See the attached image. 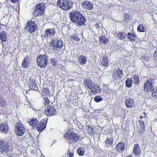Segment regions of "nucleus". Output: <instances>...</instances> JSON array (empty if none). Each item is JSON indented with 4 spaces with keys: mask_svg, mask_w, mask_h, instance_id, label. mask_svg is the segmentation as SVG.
I'll return each instance as SVG.
<instances>
[{
    "mask_svg": "<svg viewBox=\"0 0 157 157\" xmlns=\"http://www.w3.org/2000/svg\"><path fill=\"white\" fill-rule=\"evenodd\" d=\"M2 4H0V8H1L2 7V6H1Z\"/></svg>",
    "mask_w": 157,
    "mask_h": 157,
    "instance_id": "obj_54",
    "label": "nucleus"
},
{
    "mask_svg": "<svg viewBox=\"0 0 157 157\" xmlns=\"http://www.w3.org/2000/svg\"><path fill=\"white\" fill-rule=\"evenodd\" d=\"M154 54H155V56L156 55V56H157V53H156V52H155V53Z\"/></svg>",
    "mask_w": 157,
    "mask_h": 157,
    "instance_id": "obj_52",
    "label": "nucleus"
},
{
    "mask_svg": "<svg viewBox=\"0 0 157 157\" xmlns=\"http://www.w3.org/2000/svg\"><path fill=\"white\" fill-rule=\"evenodd\" d=\"M29 57L28 55H26L22 62L21 66L22 67L27 68L29 66Z\"/></svg>",
    "mask_w": 157,
    "mask_h": 157,
    "instance_id": "obj_19",
    "label": "nucleus"
},
{
    "mask_svg": "<svg viewBox=\"0 0 157 157\" xmlns=\"http://www.w3.org/2000/svg\"><path fill=\"white\" fill-rule=\"evenodd\" d=\"M89 89L91 92L94 94H96L100 92L99 87L94 83L92 84Z\"/></svg>",
    "mask_w": 157,
    "mask_h": 157,
    "instance_id": "obj_16",
    "label": "nucleus"
},
{
    "mask_svg": "<svg viewBox=\"0 0 157 157\" xmlns=\"http://www.w3.org/2000/svg\"><path fill=\"white\" fill-rule=\"evenodd\" d=\"M99 41L101 44H105L108 42L109 39L105 36H102L99 38Z\"/></svg>",
    "mask_w": 157,
    "mask_h": 157,
    "instance_id": "obj_28",
    "label": "nucleus"
},
{
    "mask_svg": "<svg viewBox=\"0 0 157 157\" xmlns=\"http://www.w3.org/2000/svg\"><path fill=\"white\" fill-rule=\"evenodd\" d=\"M63 45V43L60 39L53 40L50 44V47L52 49L58 50Z\"/></svg>",
    "mask_w": 157,
    "mask_h": 157,
    "instance_id": "obj_5",
    "label": "nucleus"
},
{
    "mask_svg": "<svg viewBox=\"0 0 157 157\" xmlns=\"http://www.w3.org/2000/svg\"><path fill=\"white\" fill-rule=\"evenodd\" d=\"M6 1L8 2L10 1L12 3H15L17 2V0H6Z\"/></svg>",
    "mask_w": 157,
    "mask_h": 157,
    "instance_id": "obj_47",
    "label": "nucleus"
},
{
    "mask_svg": "<svg viewBox=\"0 0 157 157\" xmlns=\"http://www.w3.org/2000/svg\"><path fill=\"white\" fill-rule=\"evenodd\" d=\"M84 84L85 86L88 87L89 89L91 86L92 84H93L92 80L90 78H88L84 81Z\"/></svg>",
    "mask_w": 157,
    "mask_h": 157,
    "instance_id": "obj_27",
    "label": "nucleus"
},
{
    "mask_svg": "<svg viewBox=\"0 0 157 157\" xmlns=\"http://www.w3.org/2000/svg\"><path fill=\"white\" fill-rule=\"evenodd\" d=\"M137 0H130V2H135L136 1H137Z\"/></svg>",
    "mask_w": 157,
    "mask_h": 157,
    "instance_id": "obj_48",
    "label": "nucleus"
},
{
    "mask_svg": "<svg viewBox=\"0 0 157 157\" xmlns=\"http://www.w3.org/2000/svg\"><path fill=\"white\" fill-rule=\"evenodd\" d=\"M144 122L143 121H141L140 122L141 125V124L143 125V127L142 128V131L141 132V133H143V132H144Z\"/></svg>",
    "mask_w": 157,
    "mask_h": 157,
    "instance_id": "obj_46",
    "label": "nucleus"
},
{
    "mask_svg": "<svg viewBox=\"0 0 157 157\" xmlns=\"http://www.w3.org/2000/svg\"><path fill=\"white\" fill-rule=\"evenodd\" d=\"M134 103V101L132 99L130 98L126 99L125 104L126 106L129 108H132L133 106Z\"/></svg>",
    "mask_w": 157,
    "mask_h": 157,
    "instance_id": "obj_24",
    "label": "nucleus"
},
{
    "mask_svg": "<svg viewBox=\"0 0 157 157\" xmlns=\"http://www.w3.org/2000/svg\"><path fill=\"white\" fill-rule=\"evenodd\" d=\"M88 133L89 135H92L94 132V129L92 127L89 126L87 128Z\"/></svg>",
    "mask_w": 157,
    "mask_h": 157,
    "instance_id": "obj_40",
    "label": "nucleus"
},
{
    "mask_svg": "<svg viewBox=\"0 0 157 157\" xmlns=\"http://www.w3.org/2000/svg\"><path fill=\"white\" fill-rule=\"evenodd\" d=\"M71 40L74 43H79L80 39L77 34H74L71 37Z\"/></svg>",
    "mask_w": 157,
    "mask_h": 157,
    "instance_id": "obj_26",
    "label": "nucleus"
},
{
    "mask_svg": "<svg viewBox=\"0 0 157 157\" xmlns=\"http://www.w3.org/2000/svg\"><path fill=\"white\" fill-rule=\"evenodd\" d=\"M82 8L86 10H91L93 8V4L92 2L86 1L81 3Z\"/></svg>",
    "mask_w": 157,
    "mask_h": 157,
    "instance_id": "obj_12",
    "label": "nucleus"
},
{
    "mask_svg": "<svg viewBox=\"0 0 157 157\" xmlns=\"http://www.w3.org/2000/svg\"><path fill=\"white\" fill-rule=\"evenodd\" d=\"M140 152L141 151L139 145L138 144H136L134 146L133 150V153H134L135 156H138L140 155Z\"/></svg>",
    "mask_w": 157,
    "mask_h": 157,
    "instance_id": "obj_18",
    "label": "nucleus"
},
{
    "mask_svg": "<svg viewBox=\"0 0 157 157\" xmlns=\"http://www.w3.org/2000/svg\"><path fill=\"white\" fill-rule=\"evenodd\" d=\"M0 39L3 41H6L7 39V36L5 32L2 31L0 33Z\"/></svg>",
    "mask_w": 157,
    "mask_h": 157,
    "instance_id": "obj_30",
    "label": "nucleus"
},
{
    "mask_svg": "<svg viewBox=\"0 0 157 157\" xmlns=\"http://www.w3.org/2000/svg\"><path fill=\"white\" fill-rule=\"evenodd\" d=\"M132 80L131 78H128L125 81V84L126 87H130L132 86Z\"/></svg>",
    "mask_w": 157,
    "mask_h": 157,
    "instance_id": "obj_35",
    "label": "nucleus"
},
{
    "mask_svg": "<svg viewBox=\"0 0 157 157\" xmlns=\"http://www.w3.org/2000/svg\"><path fill=\"white\" fill-rule=\"evenodd\" d=\"M48 57L45 55H40L37 59V65L41 68L45 67L48 64Z\"/></svg>",
    "mask_w": 157,
    "mask_h": 157,
    "instance_id": "obj_2",
    "label": "nucleus"
},
{
    "mask_svg": "<svg viewBox=\"0 0 157 157\" xmlns=\"http://www.w3.org/2000/svg\"><path fill=\"white\" fill-rule=\"evenodd\" d=\"M2 98H0V103L1 102V101H2Z\"/></svg>",
    "mask_w": 157,
    "mask_h": 157,
    "instance_id": "obj_53",
    "label": "nucleus"
},
{
    "mask_svg": "<svg viewBox=\"0 0 157 157\" xmlns=\"http://www.w3.org/2000/svg\"><path fill=\"white\" fill-rule=\"evenodd\" d=\"M112 75L113 79L116 80L118 79L120 80L123 76V71L119 68L117 69L116 70L113 71Z\"/></svg>",
    "mask_w": 157,
    "mask_h": 157,
    "instance_id": "obj_10",
    "label": "nucleus"
},
{
    "mask_svg": "<svg viewBox=\"0 0 157 157\" xmlns=\"http://www.w3.org/2000/svg\"><path fill=\"white\" fill-rule=\"evenodd\" d=\"M113 143V140L112 135L108 137L105 141V144L112 145Z\"/></svg>",
    "mask_w": 157,
    "mask_h": 157,
    "instance_id": "obj_29",
    "label": "nucleus"
},
{
    "mask_svg": "<svg viewBox=\"0 0 157 157\" xmlns=\"http://www.w3.org/2000/svg\"><path fill=\"white\" fill-rule=\"evenodd\" d=\"M4 144L0 149V151L2 152H7L10 151V144L7 143V142L6 143L5 141H4Z\"/></svg>",
    "mask_w": 157,
    "mask_h": 157,
    "instance_id": "obj_14",
    "label": "nucleus"
},
{
    "mask_svg": "<svg viewBox=\"0 0 157 157\" xmlns=\"http://www.w3.org/2000/svg\"><path fill=\"white\" fill-rule=\"evenodd\" d=\"M42 92L45 95H47L49 94V90L48 88H43Z\"/></svg>",
    "mask_w": 157,
    "mask_h": 157,
    "instance_id": "obj_43",
    "label": "nucleus"
},
{
    "mask_svg": "<svg viewBox=\"0 0 157 157\" xmlns=\"http://www.w3.org/2000/svg\"><path fill=\"white\" fill-rule=\"evenodd\" d=\"M153 80L152 79H150L146 81L144 86V89L145 91L147 92H150L152 90V96L157 99V88L156 89H153Z\"/></svg>",
    "mask_w": 157,
    "mask_h": 157,
    "instance_id": "obj_1",
    "label": "nucleus"
},
{
    "mask_svg": "<svg viewBox=\"0 0 157 157\" xmlns=\"http://www.w3.org/2000/svg\"><path fill=\"white\" fill-rule=\"evenodd\" d=\"M38 122V121L36 118H33L29 121V124L33 127L36 126Z\"/></svg>",
    "mask_w": 157,
    "mask_h": 157,
    "instance_id": "obj_31",
    "label": "nucleus"
},
{
    "mask_svg": "<svg viewBox=\"0 0 157 157\" xmlns=\"http://www.w3.org/2000/svg\"><path fill=\"white\" fill-rule=\"evenodd\" d=\"M2 101L0 103V106L2 107H4L6 106V101H5L3 98L2 99Z\"/></svg>",
    "mask_w": 157,
    "mask_h": 157,
    "instance_id": "obj_45",
    "label": "nucleus"
},
{
    "mask_svg": "<svg viewBox=\"0 0 157 157\" xmlns=\"http://www.w3.org/2000/svg\"><path fill=\"white\" fill-rule=\"evenodd\" d=\"M74 150V149H69L67 152V155L68 157H72L73 156Z\"/></svg>",
    "mask_w": 157,
    "mask_h": 157,
    "instance_id": "obj_41",
    "label": "nucleus"
},
{
    "mask_svg": "<svg viewBox=\"0 0 157 157\" xmlns=\"http://www.w3.org/2000/svg\"><path fill=\"white\" fill-rule=\"evenodd\" d=\"M102 100V97L99 96H97L95 97L94 100L96 102H98Z\"/></svg>",
    "mask_w": 157,
    "mask_h": 157,
    "instance_id": "obj_42",
    "label": "nucleus"
},
{
    "mask_svg": "<svg viewBox=\"0 0 157 157\" xmlns=\"http://www.w3.org/2000/svg\"><path fill=\"white\" fill-rule=\"evenodd\" d=\"M44 104L45 106H48L49 105H50L51 103L49 101V100L47 98L45 97L44 98Z\"/></svg>",
    "mask_w": 157,
    "mask_h": 157,
    "instance_id": "obj_44",
    "label": "nucleus"
},
{
    "mask_svg": "<svg viewBox=\"0 0 157 157\" xmlns=\"http://www.w3.org/2000/svg\"><path fill=\"white\" fill-rule=\"evenodd\" d=\"M29 85L32 90H37L38 89L35 81L33 79H30Z\"/></svg>",
    "mask_w": 157,
    "mask_h": 157,
    "instance_id": "obj_22",
    "label": "nucleus"
},
{
    "mask_svg": "<svg viewBox=\"0 0 157 157\" xmlns=\"http://www.w3.org/2000/svg\"><path fill=\"white\" fill-rule=\"evenodd\" d=\"M102 26L101 23L100 22H97L96 24L94 25L95 27L98 30H100L101 27Z\"/></svg>",
    "mask_w": 157,
    "mask_h": 157,
    "instance_id": "obj_39",
    "label": "nucleus"
},
{
    "mask_svg": "<svg viewBox=\"0 0 157 157\" xmlns=\"http://www.w3.org/2000/svg\"><path fill=\"white\" fill-rule=\"evenodd\" d=\"M77 152L79 155L82 156L85 153V150L83 147H79L78 149Z\"/></svg>",
    "mask_w": 157,
    "mask_h": 157,
    "instance_id": "obj_33",
    "label": "nucleus"
},
{
    "mask_svg": "<svg viewBox=\"0 0 157 157\" xmlns=\"http://www.w3.org/2000/svg\"><path fill=\"white\" fill-rule=\"evenodd\" d=\"M133 82L135 84H137L140 82L138 76L134 75L133 78Z\"/></svg>",
    "mask_w": 157,
    "mask_h": 157,
    "instance_id": "obj_37",
    "label": "nucleus"
},
{
    "mask_svg": "<svg viewBox=\"0 0 157 157\" xmlns=\"http://www.w3.org/2000/svg\"><path fill=\"white\" fill-rule=\"evenodd\" d=\"M9 130V127L6 123H3L0 125V130L1 132L6 133Z\"/></svg>",
    "mask_w": 157,
    "mask_h": 157,
    "instance_id": "obj_20",
    "label": "nucleus"
},
{
    "mask_svg": "<svg viewBox=\"0 0 157 157\" xmlns=\"http://www.w3.org/2000/svg\"><path fill=\"white\" fill-rule=\"evenodd\" d=\"M57 5L63 10H68L71 8V3L70 0H58Z\"/></svg>",
    "mask_w": 157,
    "mask_h": 157,
    "instance_id": "obj_3",
    "label": "nucleus"
},
{
    "mask_svg": "<svg viewBox=\"0 0 157 157\" xmlns=\"http://www.w3.org/2000/svg\"><path fill=\"white\" fill-rule=\"evenodd\" d=\"M137 30L139 32H144L145 31L146 29L142 25L140 24L138 26Z\"/></svg>",
    "mask_w": 157,
    "mask_h": 157,
    "instance_id": "obj_36",
    "label": "nucleus"
},
{
    "mask_svg": "<svg viewBox=\"0 0 157 157\" xmlns=\"http://www.w3.org/2000/svg\"><path fill=\"white\" fill-rule=\"evenodd\" d=\"M127 36L129 40L132 42L135 41L137 38L136 35L134 33H128Z\"/></svg>",
    "mask_w": 157,
    "mask_h": 157,
    "instance_id": "obj_25",
    "label": "nucleus"
},
{
    "mask_svg": "<svg viewBox=\"0 0 157 157\" xmlns=\"http://www.w3.org/2000/svg\"><path fill=\"white\" fill-rule=\"evenodd\" d=\"M82 14L79 11H73L70 14V17L71 21L75 23Z\"/></svg>",
    "mask_w": 157,
    "mask_h": 157,
    "instance_id": "obj_11",
    "label": "nucleus"
},
{
    "mask_svg": "<svg viewBox=\"0 0 157 157\" xmlns=\"http://www.w3.org/2000/svg\"><path fill=\"white\" fill-rule=\"evenodd\" d=\"M101 63L104 66H107L108 63V60L107 59V57L104 56H103Z\"/></svg>",
    "mask_w": 157,
    "mask_h": 157,
    "instance_id": "obj_34",
    "label": "nucleus"
},
{
    "mask_svg": "<svg viewBox=\"0 0 157 157\" xmlns=\"http://www.w3.org/2000/svg\"><path fill=\"white\" fill-rule=\"evenodd\" d=\"M37 25L36 23L34 21H30L25 27V30H27L30 33L35 32L37 29Z\"/></svg>",
    "mask_w": 157,
    "mask_h": 157,
    "instance_id": "obj_7",
    "label": "nucleus"
},
{
    "mask_svg": "<svg viewBox=\"0 0 157 157\" xmlns=\"http://www.w3.org/2000/svg\"><path fill=\"white\" fill-rule=\"evenodd\" d=\"M50 63L52 65L55 66L58 64V61L56 58H52L50 59Z\"/></svg>",
    "mask_w": 157,
    "mask_h": 157,
    "instance_id": "obj_38",
    "label": "nucleus"
},
{
    "mask_svg": "<svg viewBox=\"0 0 157 157\" xmlns=\"http://www.w3.org/2000/svg\"><path fill=\"white\" fill-rule=\"evenodd\" d=\"M117 37L121 40H124L127 36L124 33H120L117 34Z\"/></svg>",
    "mask_w": 157,
    "mask_h": 157,
    "instance_id": "obj_32",
    "label": "nucleus"
},
{
    "mask_svg": "<svg viewBox=\"0 0 157 157\" xmlns=\"http://www.w3.org/2000/svg\"><path fill=\"white\" fill-rule=\"evenodd\" d=\"M65 138L71 142H75L79 140V137L71 130H68L64 136Z\"/></svg>",
    "mask_w": 157,
    "mask_h": 157,
    "instance_id": "obj_4",
    "label": "nucleus"
},
{
    "mask_svg": "<svg viewBox=\"0 0 157 157\" xmlns=\"http://www.w3.org/2000/svg\"><path fill=\"white\" fill-rule=\"evenodd\" d=\"M144 117H145L146 116V114L145 113H144Z\"/></svg>",
    "mask_w": 157,
    "mask_h": 157,
    "instance_id": "obj_51",
    "label": "nucleus"
},
{
    "mask_svg": "<svg viewBox=\"0 0 157 157\" xmlns=\"http://www.w3.org/2000/svg\"><path fill=\"white\" fill-rule=\"evenodd\" d=\"M125 143L121 142L118 143L116 146V149L119 152H122L124 150Z\"/></svg>",
    "mask_w": 157,
    "mask_h": 157,
    "instance_id": "obj_21",
    "label": "nucleus"
},
{
    "mask_svg": "<svg viewBox=\"0 0 157 157\" xmlns=\"http://www.w3.org/2000/svg\"><path fill=\"white\" fill-rule=\"evenodd\" d=\"M126 157H133L131 155H129L126 156Z\"/></svg>",
    "mask_w": 157,
    "mask_h": 157,
    "instance_id": "obj_49",
    "label": "nucleus"
},
{
    "mask_svg": "<svg viewBox=\"0 0 157 157\" xmlns=\"http://www.w3.org/2000/svg\"><path fill=\"white\" fill-rule=\"evenodd\" d=\"M56 31L54 28H49L46 29L44 32L43 36L47 39H49L54 36Z\"/></svg>",
    "mask_w": 157,
    "mask_h": 157,
    "instance_id": "obj_9",
    "label": "nucleus"
},
{
    "mask_svg": "<svg viewBox=\"0 0 157 157\" xmlns=\"http://www.w3.org/2000/svg\"><path fill=\"white\" fill-rule=\"evenodd\" d=\"M15 128L17 135L19 136H22L25 132V129L23 125L19 122H17L16 124Z\"/></svg>",
    "mask_w": 157,
    "mask_h": 157,
    "instance_id": "obj_8",
    "label": "nucleus"
},
{
    "mask_svg": "<svg viewBox=\"0 0 157 157\" xmlns=\"http://www.w3.org/2000/svg\"><path fill=\"white\" fill-rule=\"evenodd\" d=\"M143 117L142 116H140V119H141L143 118Z\"/></svg>",
    "mask_w": 157,
    "mask_h": 157,
    "instance_id": "obj_50",
    "label": "nucleus"
},
{
    "mask_svg": "<svg viewBox=\"0 0 157 157\" xmlns=\"http://www.w3.org/2000/svg\"><path fill=\"white\" fill-rule=\"evenodd\" d=\"M46 126V122L45 121H40L36 126V130L39 132L43 130Z\"/></svg>",
    "mask_w": 157,
    "mask_h": 157,
    "instance_id": "obj_15",
    "label": "nucleus"
},
{
    "mask_svg": "<svg viewBox=\"0 0 157 157\" xmlns=\"http://www.w3.org/2000/svg\"><path fill=\"white\" fill-rule=\"evenodd\" d=\"M56 109L54 107L51 106H48L45 110L44 113L47 116H52L55 114Z\"/></svg>",
    "mask_w": 157,
    "mask_h": 157,
    "instance_id": "obj_13",
    "label": "nucleus"
},
{
    "mask_svg": "<svg viewBox=\"0 0 157 157\" xmlns=\"http://www.w3.org/2000/svg\"><path fill=\"white\" fill-rule=\"evenodd\" d=\"M45 5L44 3H41L38 4L36 6V9L34 11V15L37 16L41 15L44 13Z\"/></svg>",
    "mask_w": 157,
    "mask_h": 157,
    "instance_id": "obj_6",
    "label": "nucleus"
},
{
    "mask_svg": "<svg viewBox=\"0 0 157 157\" xmlns=\"http://www.w3.org/2000/svg\"><path fill=\"white\" fill-rule=\"evenodd\" d=\"M86 22V19L82 14L79 17L77 21H76L75 24L78 26H82L84 25Z\"/></svg>",
    "mask_w": 157,
    "mask_h": 157,
    "instance_id": "obj_17",
    "label": "nucleus"
},
{
    "mask_svg": "<svg viewBox=\"0 0 157 157\" xmlns=\"http://www.w3.org/2000/svg\"><path fill=\"white\" fill-rule=\"evenodd\" d=\"M78 61L81 65H84L86 63L87 59L85 56L81 55L78 58Z\"/></svg>",
    "mask_w": 157,
    "mask_h": 157,
    "instance_id": "obj_23",
    "label": "nucleus"
}]
</instances>
